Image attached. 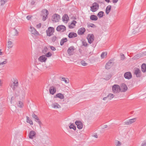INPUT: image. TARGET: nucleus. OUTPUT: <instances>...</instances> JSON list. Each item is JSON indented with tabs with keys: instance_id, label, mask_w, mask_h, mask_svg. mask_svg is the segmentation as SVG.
I'll list each match as a JSON object with an SVG mask.
<instances>
[{
	"instance_id": "1",
	"label": "nucleus",
	"mask_w": 146,
	"mask_h": 146,
	"mask_svg": "<svg viewBox=\"0 0 146 146\" xmlns=\"http://www.w3.org/2000/svg\"><path fill=\"white\" fill-rule=\"evenodd\" d=\"M48 15V12L47 9H44L42 11L40 15L42 17V19L43 21H45L47 19Z\"/></svg>"
},
{
	"instance_id": "2",
	"label": "nucleus",
	"mask_w": 146,
	"mask_h": 146,
	"mask_svg": "<svg viewBox=\"0 0 146 146\" xmlns=\"http://www.w3.org/2000/svg\"><path fill=\"white\" fill-rule=\"evenodd\" d=\"M99 5L96 2H94L92 4V6L90 7V10L93 12L96 11L99 9Z\"/></svg>"
},
{
	"instance_id": "3",
	"label": "nucleus",
	"mask_w": 146,
	"mask_h": 146,
	"mask_svg": "<svg viewBox=\"0 0 146 146\" xmlns=\"http://www.w3.org/2000/svg\"><path fill=\"white\" fill-rule=\"evenodd\" d=\"M47 36H50L53 35L54 32V29L53 27H50L48 28L47 30H46Z\"/></svg>"
},
{
	"instance_id": "4",
	"label": "nucleus",
	"mask_w": 146,
	"mask_h": 146,
	"mask_svg": "<svg viewBox=\"0 0 146 146\" xmlns=\"http://www.w3.org/2000/svg\"><path fill=\"white\" fill-rule=\"evenodd\" d=\"M113 59H111L107 62L105 65V68L106 69H110L113 64Z\"/></svg>"
},
{
	"instance_id": "5",
	"label": "nucleus",
	"mask_w": 146,
	"mask_h": 146,
	"mask_svg": "<svg viewBox=\"0 0 146 146\" xmlns=\"http://www.w3.org/2000/svg\"><path fill=\"white\" fill-rule=\"evenodd\" d=\"M87 38L88 40V42L89 44L92 43L94 40V36L93 34H88Z\"/></svg>"
},
{
	"instance_id": "6",
	"label": "nucleus",
	"mask_w": 146,
	"mask_h": 146,
	"mask_svg": "<svg viewBox=\"0 0 146 146\" xmlns=\"http://www.w3.org/2000/svg\"><path fill=\"white\" fill-rule=\"evenodd\" d=\"M53 19L52 21L54 22H57L59 21L60 19V16L59 15L57 14H54L52 16Z\"/></svg>"
},
{
	"instance_id": "7",
	"label": "nucleus",
	"mask_w": 146,
	"mask_h": 146,
	"mask_svg": "<svg viewBox=\"0 0 146 146\" xmlns=\"http://www.w3.org/2000/svg\"><path fill=\"white\" fill-rule=\"evenodd\" d=\"M134 74L136 75V77L137 78L140 77L142 76L140 70L138 68H135Z\"/></svg>"
},
{
	"instance_id": "8",
	"label": "nucleus",
	"mask_w": 146,
	"mask_h": 146,
	"mask_svg": "<svg viewBox=\"0 0 146 146\" xmlns=\"http://www.w3.org/2000/svg\"><path fill=\"white\" fill-rule=\"evenodd\" d=\"M120 86L117 84H115L113 86L112 89L114 93L119 92H120Z\"/></svg>"
},
{
	"instance_id": "9",
	"label": "nucleus",
	"mask_w": 146,
	"mask_h": 146,
	"mask_svg": "<svg viewBox=\"0 0 146 146\" xmlns=\"http://www.w3.org/2000/svg\"><path fill=\"white\" fill-rule=\"evenodd\" d=\"M32 115L33 117L35 119L36 121L40 125V127L41 128V125H42V124L38 117L34 113H33Z\"/></svg>"
},
{
	"instance_id": "10",
	"label": "nucleus",
	"mask_w": 146,
	"mask_h": 146,
	"mask_svg": "<svg viewBox=\"0 0 146 146\" xmlns=\"http://www.w3.org/2000/svg\"><path fill=\"white\" fill-rule=\"evenodd\" d=\"M120 91L121 92H125L127 90V87L126 85L124 83L121 84L120 86Z\"/></svg>"
},
{
	"instance_id": "11",
	"label": "nucleus",
	"mask_w": 146,
	"mask_h": 146,
	"mask_svg": "<svg viewBox=\"0 0 146 146\" xmlns=\"http://www.w3.org/2000/svg\"><path fill=\"white\" fill-rule=\"evenodd\" d=\"M66 28L65 26L61 25L58 26L56 28V30L58 31L64 32L66 30Z\"/></svg>"
},
{
	"instance_id": "12",
	"label": "nucleus",
	"mask_w": 146,
	"mask_h": 146,
	"mask_svg": "<svg viewBox=\"0 0 146 146\" xmlns=\"http://www.w3.org/2000/svg\"><path fill=\"white\" fill-rule=\"evenodd\" d=\"M75 124L77 125V127L79 129H81L83 127V124L81 121L76 120L75 122Z\"/></svg>"
},
{
	"instance_id": "13",
	"label": "nucleus",
	"mask_w": 146,
	"mask_h": 146,
	"mask_svg": "<svg viewBox=\"0 0 146 146\" xmlns=\"http://www.w3.org/2000/svg\"><path fill=\"white\" fill-rule=\"evenodd\" d=\"M136 119V118H134L129 119L128 121H127L125 122V125H127L131 124L135 122Z\"/></svg>"
},
{
	"instance_id": "14",
	"label": "nucleus",
	"mask_w": 146,
	"mask_h": 146,
	"mask_svg": "<svg viewBox=\"0 0 146 146\" xmlns=\"http://www.w3.org/2000/svg\"><path fill=\"white\" fill-rule=\"evenodd\" d=\"M13 86L12 84L11 86V87L12 88V89L14 91L15 89L16 88H17L18 86V80L17 79H15L14 82H13Z\"/></svg>"
},
{
	"instance_id": "15",
	"label": "nucleus",
	"mask_w": 146,
	"mask_h": 146,
	"mask_svg": "<svg viewBox=\"0 0 146 146\" xmlns=\"http://www.w3.org/2000/svg\"><path fill=\"white\" fill-rule=\"evenodd\" d=\"M75 48L73 46H71L69 47L67 50V52L68 54L70 55H73L74 50Z\"/></svg>"
},
{
	"instance_id": "16",
	"label": "nucleus",
	"mask_w": 146,
	"mask_h": 146,
	"mask_svg": "<svg viewBox=\"0 0 146 146\" xmlns=\"http://www.w3.org/2000/svg\"><path fill=\"white\" fill-rule=\"evenodd\" d=\"M124 76L125 78L128 80L131 79L132 76L130 72H128L125 73Z\"/></svg>"
},
{
	"instance_id": "17",
	"label": "nucleus",
	"mask_w": 146,
	"mask_h": 146,
	"mask_svg": "<svg viewBox=\"0 0 146 146\" xmlns=\"http://www.w3.org/2000/svg\"><path fill=\"white\" fill-rule=\"evenodd\" d=\"M49 90L50 93L53 95L56 92V88L54 86H52L50 87Z\"/></svg>"
},
{
	"instance_id": "18",
	"label": "nucleus",
	"mask_w": 146,
	"mask_h": 146,
	"mask_svg": "<svg viewBox=\"0 0 146 146\" xmlns=\"http://www.w3.org/2000/svg\"><path fill=\"white\" fill-rule=\"evenodd\" d=\"M30 29H31V31L32 34L34 35H36L39 34L38 32L34 28L32 27V26H31Z\"/></svg>"
},
{
	"instance_id": "19",
	"label": "nucleus",
	"mask_w": 146,
	"mask_h": 146,
	"mask_svg": "<svg viewBox=\"0 0 146 146\" xmlns=\"http://www.w3.org/2000/svg\"><path fill=\"white\" fill-rule=\"evenodd\" d=\"M47 59V58L44 55H42L39 57L38 58L39 61L41 62H45Z\"/></svg>"
},
{
	"instance_id": "20",
	"label": "nucleus",
	"mask_w": 146,
	"mask_h": 146,
	"mask_svg": "<svg viewBox=\"0 0 146 146\" xmlns=\"http://www.w3.org/2000/svg\"><path fill=\"white\" fill-rule=\"evenodd\" d=\"M85 29L83 27L80 28L78 31V33L79 35H82L85 32Z\"/></svg>"
},
{
	"instance_id": "21",
	"label": "nucleus",
	"mask_w": 146,
	"mask_h": 146,
	"mask_svg": "<svg viewBox=\"0 0 146 146\" xmlns=\"http://www.w3.org/2000/svg\"><path fill=\"white\" fill-rule=\"evenodd\" d=\"M77 34L74 32L70 33L68 35V37L69 38H73L77 37Z\"/></svg>"
},
{
	"instance_id": "22",
	"label": "nucleus",
	"mask_w": 146,
	"mask_h": 146,
	"mask_svg": "<svg viewBox=\"0 0 146 146\" xmlns=\"http://www.w3.org/2000/svg\"><path fill=\"white\" fill-rule=\"evenodd\" d=\"M36 134V132L33 131H31L29 135V138L33 139V137L35 136Z\"/></svg>"
},
{
	"instance_id": "23",
	"label": "nucleus",
	"mask_w": 146,
	"mask_h": 146,
	"mask_svg": "<svg viewBox=\"0 0 146 146\" xmlns=\"http://www.w3.org/2000/svg\"><path fill=\"white\" fill-rule=\"evenodd\" d=\"M141 70L143 73H145L146 72V64L145 63H143L141 66Z\"/></svg>"
},
{
	"instance_id": "24",
	"label": "nucleus",
	"mask_w": 146,
	"mask_h": 146,
	"mask_svg": "<svg viewBox=\"0 0 146 146\" xmlns=\"http://www.w3.org/2000/svg\"><path fill=\"white\" fill-rule=\"evenodd\" d=\"M90 19L92 21H96L98 19L97 16L95 15H91L90 17Z\"/></svg>"
},
{
	"instance_id": "25",
	"label": "nucleus",
	"mask_w": 146,
	"mask_h": 146,
	"mask_svg": "<svg viewBox=\"0 0 146 146\" xmlns=\"http://www.w3.org/2000/svg\"><path fill=\"white\" fill-rule=\"evenodd\" d=\"M111 8V6L110 5H108L106 8V12L107 15H108L110 12Z\"/></svg>"
},
{
	"instance_id": "26",
	"label": "nucleus",
	"mask_w": 146,
	"mask_h": 146,
	"mask_svg": "<svg viewBox=\"0 0 146 146\" xmlns=\"http://www.w3.org/2000/svg\"><path fill=\"white\" fill-rule=\"evenodd\" d=\"M68 40L66 38H62L61 40L60 44L61 46L63 45L64 43L67 41Z\"/></svg>"
},
{
	"instance_id": "27",
	"label": "nucleus",
	"mask_w": 146,
	"mask_h": 146,
	"mask_svg": "<svg viewBox=\"0 0 146 146\" xmlns=\"http://www.w3.org/2000/svg\"><path fill=\"white\" fill-rule=\"evenodd\" d=\"M77 23L76 21L74 20L72 21V22L71 23V24L69 25V27L70 29H72L74 28L73 26H75L76 24Z\"/></svg>"
},
{
	"instance_id": "28",
	"label": "nucleus",
	"mask_w": 146,
	"mask_h": 146,
	"mask_svg": "<svg viewBox=\"0 0 146 146\" xmlns=\"http://www.w3.org/2000/svg\"><path fill=\"white\" fill-rule=\"evenodd\" d=\"M56 97L58 98L61 99H62L64 98V96L63 95L60 93H59L57 94L56 95Z\"/></svg>"
},
{
	"instance_id": "29",
	"label": "nucleus",
	"mask_w": 146,
	"mask_h": 146,
	"mask_svg": "<svg viewBox=\"0 0 146 146\" xmlns=\"http://www.w3.org/2000/svg\"><path fill=\"white\" fill-rule=\"evenodd\" d=\"M70 125L69 126V127L70 129H73L74 130H76V127L75 125L72 123H70Z\"/></svg>"
},
{
	"instance_id": "30",
	"label": "nucleus",
	"mask_w": 146,
	"mask_h": 146,
	"mask_svg": "<svg viewBox=\"0 0 146 146\" xmlns=\"http://www.w3.org/2000/svg\"><path fill=\"white\" fill-rule=\"evenodd\" d=\"M142 56V55L140 54H138L135 56L133 57L132 59L133 60H136L139 58L140 57Z\"/></svg>"
},
{
	"instance_id": "31",
	"label": "nucleus",
	"mask_w": 146,
	"mask_h": 146,
	"mask_svg": "<svg viewBox=\"0 0 146 146\" xmlns=\"http://www.w3.org/2000/svg\"><path fill=\"white\" fill-rule=\"evenodd\" d=\"M27 122L29 123L31 125H33V122L32 121L31 119L28 116H26Z\"/></svg>"
},
{
	"instance_id": "32",
	"label": "nucleus",
	"mask_w": 146,
	"mask_h": 146,
	"mask_svg": "<svg viewBox=\"0 0 146 146\" xmlns=\"http://www.w3.org/2000/svg\"><path fill=\"white\" fill-rule=\"evenodd\" d=\"M63 21H67L69 19V17L67 14H65L62 17V18Z\"/></svg>"
},
{
	"instance_id": "33",
	"label": "nucleus",
	"mask_w": 146,
	"mask_h": 146,
	"mask_svg": "<svg viewBox=\"0 0 146 146\" xmlns=\"http://www.w3.org/2000/svg\"><path fill=\"white\" fill-rule=\"evenodd\" d=\"M104 12L102 11L99 12L97 14L98 16L100 18H101L103 17Z\"/></svg>"
},
{
	"instance_id": "34",
	"label": "nucleus",
	"mask_w": 146,
	"mask_h": 146,
	"mask_svg": "<svg viewBox=\"0 0 146 146\" xmlns=\"http://www.w3.org/2000/svg\"><path fill=\"white\" fill-rule=\"evenodd\" d=\"M13 46L12 42L11 41H8V47L9 48H12Z\"/></svg>"
},
{
	"instance_id": "35",
	"label": "nucleus",
	"mask_w": 146,
	"mask_h": 146,
	"mask_svg": "<svg viewBox=\"0 0 146 146\" xmlns=\"http://www.w3.org/2000/svg\"><path fill=\"white\" fill-rule=\"evenodd\" d=\"M107 54V52H103L102 53L101 55V57L102 58H104L105 56H106Z\"/></svg>"
},
{
	"instance_id": "36",
	"label": "nucleus",
	"mask_w": 146,
	"mask_h": 146,
	"mask_svg": "<svg viewBox=\"0 0 146 146\" xmlns=\"http://www.w3.org/2000/svg\"><path fill=\"white\" fill-rule=\"evenodd\" d=\"M52 107L54 108H60V106L57 103H56V104H53L52 105Z\"/></svg>"
},
{
	"instance_id": "37",
	"label": "nucleus",
	"mask_w": 146,
	"mask_h": 146,
	"mask_svg": "<svg viewBox=\"0 0 146 146\" xmlns=\"http://www.w3.org/2000/svg\"><path fill=\"white\" fill-rule=\"evenodd\" d=\"M57 39V37L55 36H54L51 38V40L53 42H55Z\"/></svg>"
},
{
	"instance_id": "38",
	"label": "nucleus",
	"mask_w": 146,
	"mask_h": 146,
	"mask_svg": "<svg viewBox=\"0 0 146 146\" xmlns=\"http://www.w3.org/2000/svg\"><path fill=\"white\" fill-rule=\"evenodd\" d=\"M108 97H109V99L111 100L114 97V95L112 94H109L108 96Z\"/></svg>"
},
{
	"instance_id": "39",
	"label": "nucleus",
	"mask_w": 146,
	"mask_h": 146,
	"mask_svg": "<svg viewBox=\"0 0 146 146\" xmlns=\"http://www.w3.org/2000/svg\"><path fill=\"white\" fill-rule=\"evenodd\" d=\"M19 105H18V106L21 108L23 107V103L21 101H19Z\"/></svg>"
},
{
	"instance_id": "40",
	"label": "nucleus",
	"mask_w": 146,
	"mask_h": 146,
	"mask_svg": "<svg viewBox=\"0 0 146 146\" xmlns=\"http://www.w3.org/2000/svg\"><path fill=\"white\" fill-rule=\"evenodd\" d=\"M81 63L82 65L83 66H86L88 64L85 62V61L82 60L81 61Z\"/></svg>"
},
{
	"instance_id": "41",
	"label": "nucleus",
	"mask_w": 146,
	"mask_h": 146,
	"mask_svg": "<svg viewBox=\"0 0 146 146\" xmlns=\"http://www.w3.org/2000/svg\"><path fill=\"white\" fill-rule=\"evenodd\" d=\"M7 0H1V5H4L7 1Z\"/></svg>"
},
{
	"instance_id": "42",
	"label": "nucleus",
	"mask_w": 146,
	"mask_h": 146,
	"mask_svg": "<svg viewBox=\"0 0 146 146\" xmlns=\"http://www.w3.org/2000/svg\"><path fill=\"white\" fill-rule=\"evenodd\" d=\"M52 54L50 52H49L48 53L46 54L45 55V56L48 57H50L52 56Z\"/></svg>"
},
{
	"instance_id": "43",
	"label": "nucleus",
	"mask_w": 146,
	"mask_h": 146,
	"mask_svg": "<svg viewBox=\"0 0 146 146\" xmlns=\"http://www.w3.org/2000/svg\"><path fill=\"white\" fill-rule=\"evenodd\" d=\"M120 56H121L120 58H121V60H123L125 59V56L122 53H121L120 54Z\"/></svg>"
},
{
	"instance_id": "44",
	"label": "nucleus",
	"mask_w": 146,
	"mask_h": 146,
	"mask_svg": "<svg viewBox=\"0 0 146 146\" xmlns=\"http://www.w3.org/2000/svg\"><path fill=\"white\" fill-rule=\"evenodd\" d=\"M117 142L116 143V146H120L121 144V143L119 141L117 140Z\"/></svg>"
},
{
	"instance_id": "45",
	"label": "nucleus",
	"mask_w": 146,
	"mask_h": 146,
	"mask_svg": "<svg viewBox=\"0 0 146 146\" xmlns=\"http://www.w3.org/2000/svg\"><path fill=\"white\" fill-rule=\"evenodd\" d=\"M82 43L83 45L85 46H87L88 45V44L86 42L83 41Z\"/></svg>"
},
{
	"instance_id": "46",
	"label": "nucleus",
	"mask_w": 146,
	"mask_h": 146,
	"mask_svg": "<svg viewBox=\"0 0 146 146\" xmlns=\"http://www.w3.org/2000/svg\"><path fill=\"white\" fill-rule=\"evenodd\" d=\"M47 48H44L43 50H42V53L44 54H45L47 52Z\"/></svg>"
},
{
	"instance_id": "47",
	"label": "nucleus",
	"mask_w": 146,
	"mask_h": 146,
	"mask_svg": "<svg viewBox=\"0 0 146 146\" xmlns=\"http://www.w3.org/2000/svg\"><path fill=\"white\" fill-rule=\"evenodd\" d=\"M89 27H91L94 28L96 27V25L93 23H91L90 25H89Z\"/></svg>"
},
{
	"instance_id": "48",
	"label": "nucleus",
	"mask_w": 146,
	"mask_h": 146,
	"mask_svg": "<svg viewBox=\"0 0 146 146\" xmlns=\"http://www.w3.org/2000/svg\"><path fill=\"white\" fill-rule=\"evenodd\" d=\"M111 76L110 75H107V76H106V78L105 79L107 80H109L111 78Z\"/></svg>"
},
{
	"instance_id": "49",
	"label": "nucleus",
	"mask_w": 146,
	"mask_h": 146,
	"mask_svg": "<svg viewBox=\"0 0 146 146\" xmlns=\"http://www.w3.org/2000/svg\"><path fill=\"white\" fill-rule=\"evenodd\" d=\"M50 47L51 50H52L55 51L56 50V49L55 48V47L53 46H50Z\"/></svg>"
},
{
	"instance_id": "50",
	"label": "nucleus",
	"mask_w": 146,
	"mask_h": 146,
	"mask_svg": "<svg viewBox=\"0 0 146 146\" xmlns=\"http://www.w3.org/2000/svg\"><path fill=\"white\" fill-rule=\"evenodd\" d=\"M5 60L3 61L2 62H1V65L5 64L7 63V62L6 61L7 59H5Z\"/></svg>"
},
{
	"instance_id": "51",
	"label": "nucleus",
	"mask_w": 146,
	"mask_h": 146,
	"mask_svg": "<svg viewBox=\"0 0 146 146\" xmlns=\"http://www.w3.org/2000/svg\"><path fill=\"white\" fill-rule=\"evenodd\" d=\"M5 60L3 61L2 62H1V65L5 64L7 63V62L6 61L7 59H5Z\"/></svg>"
},
{
	"instance_id": "52",
	"label": "nucleus",
	"mask_w": 146,
	"mask_h": 146,
	"mask_svg": "<svg viewBox=\"0 0 146 146\" xmlns=\"http://www.w3.org/2000/svg\"><path fill=\"white\" fill-rule=\"evenodd\" d=\"M141 146H146V141H144L142 144Z\"/></svg>"
},
{
	"instance_id": "53",
	"label": "nucleus",
	"mask_w": 146,
	"mask_h": 146,
	"mask_svg": "<svg viewBox=\"0 0 146 146\" xmlns=\"http://www.w3.org/2000/svg\"><path fill=\"white\" fill-rule=\"evenodd\" d=\"M14 30H15V32H16V33L15 35V36H17L18 35V31L16 29H15V28H14Z\"/></svg>"
},
{
	"instance_id": "54",
	"label": "nucleus",
	"mask_w": 146,
	"mask_h": 146,
	"mask_svg": "<svg viewBox=\"0 0 146 146\" xmlns=\"http://www.w3.org/2000/svg\"><path fill=\"white\" fill-rule=\"evenodd\" d=\"M62 80L63 81H64V82H65L66 83H68V82H67V80H66L65 79V78H64V77H62Z\"/></svg>"
},
{
	"instance_id": "55",
	"label": "nucleus",
	"mask_w": 146,
	"mask_h": 146,
	"mask_svg": "<svg viewBox=\"0 0 146 146\" xmlns=\"http://www.w3.org/2000/svg\"><path fill=\"white\" fill-rule=\"evenodd\" d=\"M31 17L32 16L31 15H29L26 18L28 20H29L31 19Z\"/></svg>"
},
{
	"instance_id": "56",
	"label": "nucleus",
	"mask_w": 146,
	"mask_h": 146,
	"mask_svg": "<svg viewBox=\"0 0 146 146\" xmlns=\"http://www.w3.org/2000/svg\"><path fill=\"white\" fill-rule=\"evenodd\" d=\"M41 24L40 23L38 25H37V26L38 28H40L41 27Z\"/></svg>"
},
{
	"instance_id": "57",
	"label": "nucleus",
	"mask_w": 146,
	"mask_h": 146,
	"mask_svg": "<svg viewBox=\"0 0 146 146\" xmlns=\"http://www.w3.org/2000/svg\"><path fill=\"white\" fill-rule=\"evenodd\" d=\"M35 3V1H34L33 0L31 2V5H34Z\"/></svg>"
},
{
	"instance_id": "58",
	"label": "nucleus",
	"mask_w": 146,
	"mask_h": 146,
	"mask_svg": "<svg viewBox=\"0 0 146 146\" xmlns=\"http://www.w3.org/2000/svg\"><path fill=\"white\" fill-rule=\"evenodd\" d=\"M118 0H113V3H116Z\"/></svg>"
},
{
	"instance_id": "59",
	"label": "nucleus",
	"mask_w": 146,
	"mask_h": 146,
	"mask_svg": "<svg viewBox=\"0 0 146 146\" xmlns=\"http://www.w3.org/2000/svg\"><path fill=\"white\" fill-rule=\"evenodd\" d=\"M108 125H104V126H103V128L104 129V128H106L107 127H108Z\"/></svg>"
},
{
	"instance_id": "60",
	"label": "nucleus",
	"mask_w": 146,
	"mask_h": 146,
	"mask_svg": "<svg viewBox=\"0 0 146 146\" xmlns=\"http://www.w3.org/2000/svg\"><path fill=\"white\" fill-rule=\"evenodd\" d=\"M108 98V96H107V97H104L103 98V100H106V98Z\"/></svg>"
},
{
	"instance_id": "61",
	"label": "nucleus",
	"mask_w": 146,
	"mask_h": 146,
	"mask_svg": "<svg viewBox=\"0 0 146 146\" xmlns=\"http://www.w3.org/2000/svg\"><path fill=\"white\" fill-rule=\"evenodd\" d=\"M143 54L144 55L146 56V51L143 52Z\"/></svg>"
},
{
	"instance_id": "62",
	"label": "nucleus",
	"mask_w": 146,
	"mask_h": 146,
	"mask_svg": "<svg viewBox=\"0 0 146 146\" xmlns=\"http://www.w3.org/2000/svg\"><path fill=\"white\" fill-rule=\"evenodd\" d=\"M94 137H95L96 138H98V136L96 134L94 135Z\"/></svg>"
},
{
	"instance_id": "63",
	"label": "nucleus",
	"mask_w": 146,
	"mask_h": 146,
	"mask_svg": "<svg viewBox=\"0 0 146 146\" xmlns=\"http://www.w3.org/2000/svg\"><path fill=\"white\" fill-rule=\"evenodd\" d=\"M105 1L108 3L110 2V0H105Z\"/></svg>"
},
{
	"instance_id": "64",
	"label": "nucleus",
	"mask_w": 146,
	"mask_h": 146,
	"mask_svg": "<svg viewBox=\"0 0 146 146\" xmlns=\"http://www.w3.org/2000/svg\"><path fill=\"white\" fill-rule=\"evenodd\" d=\"M1 50L0 49V55H2V52H1Z\"/></svg>"
}]
</instances>
